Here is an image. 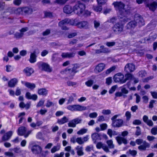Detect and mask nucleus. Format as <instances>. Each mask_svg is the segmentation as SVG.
I'll use <instances>...</instances> for the list:
<instances>
[{"mask_svg": "<svg viewBox=\"0 0 157 157\" xmlns=\"http://www.w3.org/2000/svg\"><path fill=\"white\" fill-rule=\"evenodd\" d=\"M18 80L16 78H13L10 80V87H14L18 83Z\"/></svg>", "mask_w": 157, "mask_h": 157, "instance_id": "nucleus-25", "label": "nucleus"}, {"mask_svg": "<svg viewBox=\"0 0 157 157\" xmlns=\"http://www.w3.org/2000/svg\"><path fill=\"white\" fill-rule=\"evenodd\" d=\"M22 84L25 86L27 88L31 90H33L36 87L35 85L33 83H31L25 81H21Z\"/></svg>", "mask_w": 157, "mask_h": 157, "instance_id": "nucleus-14", "label": "nucleus"}, {"mask_svg": "<svg viewBox=\"0 0 157 157\" xmlns=\"http://www.w3.org/2000/svg\"><path fill=\"white\" fill-rule=\"evenodd\" d=\"M68 126L70 127H74L75 126L76 124H75V122H74V120H72L68 124Z\"/></svg>", "mask_w": 157, "mask_h": 157, "instance_id": "nucleus-49", "label": "nucleus"}, {"mask_svg": "<svg viewBox=\"0 0 157 157\" xmlns=\"http://www.w3.org/2000/svg\"><path fill=\"white\" fill-rule=\"evenodd\" d=\"M31 132V131H26L25 128L24 127H21L19 128L18 133L19 135L21 136L24 135L25 138H26Z\"/></svg>", "mask_w": 157, "mask_h": 157, "instance_id": "nucleus-10", "label": "nucleus"}, {"mask_svg": "<svg viewBox=\"0 0 157 157\" xmlns=\"http://www.w3.org/2000/svg\"><path fill=\"white\" fill-rule=\"evenodd\" d=\"M64 114V112L62 111H58L56 112L55 115L57 117L62 116Z\"/></svg>", "mask_w": 157, "mask_h": 157, "instance_id": "nucleus-52", "label": "nucleus"}, {"mask_svg": "<svg viewBox=\"0 0 157 157\" xmlns=\"http://www.w3.org/2000/svg\"><path fill=\"white\" fill-rule=\"evenodd\" d=\"M96 147L98 149L102 148L106 152L109 151L108 147L105 144H102L101 143H98L96 145Z\"/></svg>", "mask_w": 157, "mask_h": 157, "instance_id": "nucleus-20", "label": "nucleus"}, {"mask_svg": "<svg viewBox=\"0 0 157 157\" xmlns=\"http://www.w3.org/2000/svg\"><path fill=\"white\" fill-rule=\"evenodd\" d=\"M76 149L77 150V153L78 155L81 156L83 155L82 148V147L78 146L76 147Z\"/></svg>", "mask_w": 157, "mask_h": 157, "instance_id": "nucleus-27", "label": "nucleus"}, {"mask_svg": "<svg viewBox=\"0 0 157 157\" xmlns=\"http://www.w3.org/2000/svg\"><path fill=\"white\" fill-rule=\"evenodd\" d=\"M98 116V114L96 112H93L90 113L89 115V117L91 118H95Z\"/></svg>", "mask_w": 157, "mask_h": 157, "instance_id": "nucleus-44", "label": "nucleus"}, {"mask_svg": "<svg viewBox=\"0 0 157 157\" xmlns=\"http://www.w3.org/2000/svg\"><path fill=\"white\" fill-rule=\"evenodd\" d=\"M94 10L97 12H101L102 9V8L101 6H94L93 7Z\"/></svg>", "mask_w": 157, "mask_h": 157, "instance_id": "nucleus-43", "label": "nucleus"}, {"mask_svg": "<svg viewBox=\"0 0 157 157\" xmlns=\"http://www.w3.org/2000/svg\"><path fill=\"white\" fill-rule=\"evenodd\" d=\"M116 139L119 144H121L122 143L124 144H126L127 143V140L123 137L117 136L116 137Z\"/></svg>", "mask_w": 157, "mask_h": 157, "instance_id": "nucleus-21", "label": "nucleus"}, {"mask_svg": "<svg viewBox=\"0 0 157 157\" xmlns=\"http://www.w3.org/2000/svg\"><path fill=\"white\" fill-rule=\"evenodd\" d=\"M74 122H75V124H76L80 123L82 121V119L81 118H77L73 120Z\"/></svg>", "mask_w": 157, "mask_h": 157, "instance_id": "nucleus-56", "label": "nucleus"}, {"mask_svg": "<svg viewBox=\"0 0 157 157\" xmlns=\"http://www.w3.org/2000/svg\"><path fill=\"white\" fill-rule=\"evenodd\" d=\"M98 3L99 5H103L105 3L107 0H97Z\"/></svg>", "mask_w": 157, "mask_h": 157, "instance_id": "nucleus-57", "label": "nucleus"}, {"mask_svg": "<svg viewBox=\"0 0 157 157\" xmlns=\"http://www.w3.org/2000/svg\"><path fill=\"white\" fill-rule=\"evenodd\" d=\"M105 120L104 117L103 116H100L98 118L97 121H103Z\"/></svg>", "mask_w": 157, "mask_h": 157, "instance_id": "nucleus-60", "label": "nucleus"}, {"mask_svg": "<svg viewBox=\"0 0 157 157\" xmlns=\"http://www.w3.org/2000/svg\"><path fill=\"white\" fill-rule=\"evenodd\" d=\"M39 53L38 52H37L35 50L33 53H31L29 59V61L31 63H34L36 61V54L38 53Z\"/></svg>", "mask_w": 157, "mask_h": 157, "instance_id": "nucleus-19", "label": "nucleus"}, {"mask_svg": "<svg viewBox=\"0 0 157 157\" xmlns=\"http://www.w3.org/2000/svg\"><path fill=\"white\" fill-rule=\"evenodd\" d=\"M23 13H26L29 12H30L31 11V10L28 7H25L23 8Z\"/></svg>", "mask_w": 157, "mask_h": 157, "instance_id": "nucleus-50", "label": "nucleus"}, {"mask_svg": "<svg viewBox=\"0 0 157 157\" xmlns=\"http://www.w3.org/2000/svg\"><path fill=\"white\" fill-rule=\"evenodd\" d=\"M79 66L77 64H75L74 65L73 69L72 70H70V72H71L72 75L73 76L75 73L76 72V69L79 68Z\"/></svg>", "mask_w": 157, "mask_h": 157, "instance_id": "nucleus-26", "label": "nucleus"}, {"mask_svg": "<svg viewBox=\"0 0 157 157\" xmlns=\"http://www.w3.org/2000/svg\"><path fill=\"white\" fill-rule=\"evenodd\" d=\"M115 68L116 67L115 66H113L110 68L106 70V74H109L111 72L114 71L115 69Z\"/></svg>", "mask_w": 157, "mask_h": 157, "instance_id": "nucleus-45", "label": "nucleus"}, {"mask_svg": "<svg viewBox=\"0 0 157 157\" xmlns=\"http://www.w3.org/2000/svg\"><path fill=\"white\" fill-rule=\"evenodd\" d=\"M73 97L76 98V95L75 94H72V95L69 97V98L68 100V103H70L73 100L74 98Z\"/></svg>", "mask_w": 157, "mask_h": 157, "instance_id": "nucleus-51", "label": "nucleus"}, {"mask_svg": "<svg viewBox=\"0 0 157 157\" xmlns=\"http://www.w3.org/2000/svg\"><path fill=\"white\" fill-rule=\"evenodd\" d=\"M23 72L26 75L30 76L34 73V70L31 67H28L24 68Z\"/></svg>", "mask_w": 157, "mask_h": 157, "instance_id": "nucleus-13", "label": "nucleus"}, {"mask_svg": "<svg viewBox=\"0 0 157 157\" xmlns=\"http://www.w3.org/2000/svg\"><path fill=\"white\" fill-rule=\"evenodd\" d=\"M105 67V64L104 63H99L96 66L95 69L94 71L96 73H99L104 69Z\"/></svg>", "mask_w": 157, "mask_h": 157, "instance_id": "nucleus-16", "label": "nucleus"}, {"mask_svg": "<svg viewBox=\"0 0 157 157\" xmlns=\"http://www.w3.org/2000/svg\"><path fill=\"white\" fill-rule=\"evenodd\" d=\"M147 139L150 141H154L155 138L153 136H147Z\"/></svg>", "mask_w": 157, "mask_h": 157, "instance_id": "nucleus-59", "label": "nucleus"}, {"mask_svg": "<svg viewBox=\"0 0 157 157\" xmlns=\"http://www.w3.org/2000/svg\"><path fill=\"white\" fill-rule=\"evenodd\" d=\"M135 20L136 21V22L135 21H131L129 22L127 25V28L128 29H130L131 30L135 27L137 23L139 25L141 26L144 25V21L143 18L139 16L138 15H136L135 16Z\"/></svg>", "mask_w": 157, "mask_h": 157, "instance_id": "nucleus-5", "label": "nucleus"}, {"mask_svg": "<svg viewBox=\"0 0 157 157\" xmlns=\"http://www.w3.org/2000/svg\"><path fill=\"white\" fill-rule=\"evenodd\" d=\"M37 65L39 69L41 70L48 72H50L51 71V68L49 65L47 63L42 62H39L37 63Z\"/></svg>", "mask_w": 157, "mask_h": 157, "instance_id": "nucleus-9", "label": "nucleus"}, {"mask_svg": "<svg viewBox=\"0 0 157 157\" xmlns=\"http://www.w3.org/2000/svg\"><path fill=\"white\" fill-rule=\"evenodd\" d=\"M85 6L82 4H79L74 7L73 13L79 16H87L90 15V13L88 11H85Z\"/></svg>", "mask_w": 157, "mask_h": 157, "instance_id": "nucleus-3", "label": "nucleus"}, {"mask_svg": "<svg viewBox=\"0 0 157 157\" xmlns=\"http://www.w3.org/2000/svg\"><path fill=\"white\" fill-rule=\"evenodd\" d=\"M113 4L118 11V19L121 22V25L117 23L115 25L113 28V31L116 33L118 34L122 31L123 24L128 21L127 17L129 13V12L125 10L124 8V4L121 2H115L113 3Z\"/></svg>", "mask_w": 157, "mask_h": 157, "instance_id": "nucleus-1", "label": "nucleus"}, {"mask_svg": "<svg viewBox=\"0 0 157 157\" xmlns=\"http://www.w3.org/2000/svg\"><path fill=\"white\" fill-rule=\"evenodd\" d=\"M60 148V146L58 145L54 146L51 150V152L52 153H54L56 151H58Z\"/></svg>", "mask_w": 157, "mask_h": 157, "instance_id": "nucleus-31", "label": "nucleus"}, {"mask_svg": "<svg viewBox=\"0 0 157 157\" xmlns=\"http://www.w3.org/2000/svg\"><path fill=\"white\" fill-rule=\"evenodd\" d=\"M73 20H71L69 19H65L60 22L59 23V26L61 27L63 29L66 30L67 28L66 25L68 24L71 25H76L80 28H86L88 26V23L86 21H82L78 23H72Z\"/></svg>", "mask_w": 157, "mask_h": 157, "instance_id": "nucleus-2", "label": "nucleus"}, {"mask_svg": "<svg viewBox=\"0 0 157 157\" xmlns=\"http://www.w3.org/2000/svg\"><path fill=\"white\" fill-rule=\"evenodd\" d=\"M147 125L150 126H152L153 125V123L152 121L148 120L146 123Z\"/></svg>", "mask_w": 157, "mask_h": 157, "instance_id": "nucleus-63", "label": "nucleus"}, {"mask_svg": "<svg viewBox=\"0 0 157 157\" xmlns=\"http://www.w3.org/2000/svg\"><path fill=\"white\" fill-rule=\"evenodd\" d=\"M88 130L87 128H82L77 132L78 135H82L86 132Z\"/></svg>", "mask_w": 157, "mask_h": 157, "instance_id": "nucleus-32", "label": "nucleus"}, {"mask_svg": "<svg viewBox=\"0 0 157 157\" xmlns=\"http://www.w3.org/2000/svg\"><path fill=\"white\" fill-rule=\"evenodd\" d=\"M44 101L45 100L44 99H41L36 105V107H38L42 106L44 104Z\"/></svg>", "mask_w": 157, "mask_h": 157, "instance_id": "nucleus-39", "label": "nucleus"}, {"mask_svg": "<svg viewBox=\"0 0 157 157\" xmlns=\"http://www.w3.org/2000/svg\"><path fill=\"white\" fill-rule=\"evenodd\" d=\"M125 116L126 117V120L127 121H129L131 117V113L128 111L126 112L125 113Z\"/></svg>", "mask_w": 157, "mask_h": 157, "instance_id": "nucleus-36", "label": "nucleus"}, {"mask_svg": "<svg viewBox=\"0 0 157 157\" xmlns=\"http://www.w3.org/2000/svg\"><path fill=\"white\" fill-rule=\"evenodd\" d=\"M93 81L92 80H88L85 83L86 85L88 86H91L93 84Z\"/></svg>", "mask_w": 157, "mask_h": 157, "instance_id": "nucleus-55", "label": "nucleus"}, {"mask_svg": "<svg viewBox=\"0 0 157 157\" xmlns=\"http://www.w3.org/2000/svg\"><path fill=\"white\" fill-rule=\"evenodd\" d=\"M100 127L101 130L105 129L107 127V125L105 124H103L100 125Z\"/></svg>", "mask_w": 157, "mask_h": 157, "instance_id": "nucleus-54", "label": "nucleus"}, {"mask_svg": "<svg viewBox=\"0 0 157 157\" xmlns=\"http://www.w3.org/2000/svg\"><path fill=\"white\" fill-rule=\"evenodd\" d=\"M124 69L127 72H132L135 70V66L132 63H128L125 66Z\"/></svg>", "mask_w": 157, "mask_h": 157, "instance_id": "nucleus-15", "label": "nucleus"}, {"mask_svg": "<svg viewBox=\"0 0 157 157\" xmlns=\"http://www.w3.org/2000/svg\"><path fill=\"white\" fill-rule=\"evenodd\" d=\"M121 115L117 114L114 116L112 118V125L114 127L118 128L122 126L123 124V121L122 119H117V118Z\"/></svg>", "mask_w": 157, "mask_h": 157, "instance_id": "nucleus-6", "label": "nucleus"}, {"mask_svg": "<svg viewBox=\"0 0 157 157\" xmlns=\"http://www.w3.org/2000/svg\"><path fill=\"white\" fill-rule=\"evenodd\" d=\"M48 91L45 88L39 89L38 91V93L40 95L46 96L47 95Z\"/></svg>", "mask_w": 157, "mask_h": 157, "instance_id": "nucleus-23", "label": "nucleus"}, {"mask_svg": "<svg viewBox=\"0 0 157 157\" xmlns=\"http://www.w3.org/2000/svg\"><path fill=\"white\" fill-rule=\"evenodd\" d=\"M75 54V53H63L62 54V57L64 58H69L74 56Z\"/></svg>", "mask_w": 157, "mask_h": 157, "instance_id": "nucleus-30", "label": "nucleus"}, {"mask_svg": "<svg viewBox=\"0 0 157 157\" xmlns=\"http://www.w3.org/2000/svg\"><path fill=\"white\" fill-rule=\"evenodd\" d=\"M136 143L138 145H140L138 147V149L140 151H145L147 148H148L150 146V144L145 141L142 139H138L136 140Z\"/></svg>", "mask_w": 157, "mask_h": 157, "instance_id": "nucleus-7", "label": "nucleus"}, {"mask_svg": "<svg viewBox=\"0 0 157 157\" xmlns=\"http://www.w3.org/2000/svg\"><path fill=\"white\" fill-rule=\"evenodd\" d=\"M64 155L63 152H61L60 154H56L54 157H62Z\"/></svg>", "mask_w": 157, "mask_h": 157, "instance_id": "nucleus-64", "label": "nucleus"}, {"mask_svg": "<svg viewBox=\"0 0 157 157\" xmlns=\"http://www.w3.org/2000/svg\"><path fill=\"white\" fill-rule=\"evenodd\" d=\"M76 142L80 144L84 143L83 139L81 137H78L76 139Z\"/></svg>", "mask_w": 157, "mask_h": 157, "instance_id": "nucleus-41", "label": "nucleus"}, {"mask_svg": "<svg viewBox=\"0 0 157 157\" xmlns=\"http://www.w3.org/2000/svg\"><path fill=\"white\" fill-rule=\"evenodd\" d=\"M127 153L131 155L132 156H135L137 154L136 151L134 150H129L127 152Z\"/></svg>", "mask_w": 157, "mask_h": 157, "instance_id": "nucleus-40", "label": "nucleus"}, {"mask_svg": "<svg viewBox=\"0 0 157 157\" xmlns=\"http://www.w3.org/2000/svg\"><path fill=\"white\" fill-rule=\"evenodd\" d=\"M54 105L53 103L49 101H48L47 103L46 104V106L47 107H49L52 106Z\"/></svg>", "mask_w": 157, "mask_h": 157, "instance_id": "nucleus-58", "label": "nucleus"}, {"mask_svg": "<svg viewBox=\"0 0 157 157\" xmlns=\"http://www.w3.org/2000/svg\"><path fill=\"white\" fill-rule=\"evenodd\" d=\"M106 143L110 148H113L114 147V146L113 144V141L112 140H107Z\"/></svg>", "mask_w": 157, "mask_h": 157, "instance_id": "nucleus-34", "label": "nucleus"}, {"mask_svg": "<svg viewBox=\"0 0 157 157\" xmlns=\"http://www.w3.org/2000/svg\"><path fill=\"white\" fill-rule=\"evenodd\" d=\"M1 134H4L2 137V140L3 141H6L10 139V131H9L5 133V130L4 129H2L0 131Z\"/></svg>", "mask_w": 157, "mask_h": 157, "instance_id": "nucleus-12", "label": "nucleus"}, {"mask_svg": "<svg viewBox=\"0 0 157 157\" xmlns=\"http://www.w3.org/2000/svg\"><path fill=\"white\" fill-rule=\"evenodd\" d=\"M137 130L136 132V135L137 136L140 135V128L138 127H136Z\"/></svg>", "mask_w": 157, "mask_h": 157, "instance_id": "nucleus-62", "label": "nucleus"}, {"mask_svg": "<svg viewBox=\"0 0 157 157\" xmlns=\"http://www.w3.org/2000/svg\"><path fill=\"white\" fill-rule=\"evenodd\" d=\"M148 6L150 10L154 11L157 7V3L155 2H154L148 5Z\"/></svg>", "mask_w": 157, "mask_h": 157, "instance_id": "nucleus-24", "label": "nucleus"}, {"mask_svg": "<svg viewBox=\"0 0 157 157\" xmlns=\"http://www.w3.org/2000/svg\"><path fill=\"white\" fill-rule=\"evenodd\" d=\"M67 108L68 109L72 111H81L86 109V107L78 105H68Z\"/></svg>", "mask_w": 157, "mask_h": 157, "instance_id": "nucleus-8", "label": "nucleus"}, {"mask_svg": "<svg viewBox=\"0 0 157 157\" xmlns=\"http://www.w3.org/2000/svg\"><path fill=\"white\" fill-rule=\"evenodd\" d=\"M135 95L136 96V103H138L140 101V96L136 94Z\"/></svg>", "mask_w": 157, "mask_h": 157, "instance_id": "nucleus-61", "label": "nucleus"}, {"mask_svg": "<svg viewBox=\"0 0 157 157\" xmlns=\"http://www.w3.org/2000/svg\"><path fill=\"white\" fill-rule=\"evenodd\" d=\"M112 82V78L109 77L106 79L105 83L107 85H110Z\"/></svg>", "mask_w": 157, "mask_h": 157, "instance_id": "nucleus-38", "label": "nucleus"}, {"mask_svg": "<svg viewBox=\"0 0 157 157\" xmlns=\"http://www.w3.org/2000/svg\"><path fill=\"white\" fill-rule=\"evenodd\" d=\"M68 121V119L66 117H64L61 119L58 120V123L60 124H63Z\"/></svg>", "mask_w": 157, "mask_h": 157, "instance_id": "nucleus-28", "label": "nucleus"}, {"mask_svg": "<svg viewBox=\"0 0 157 157\" xmlns=\"http://www.w3.org/2000/svg\"><path fill=\"white\" fill-rule=\"evenodd\" d=\"M68 126L70 127H74L75 126L76 124H75V122H74V120H72L68 124Z\"/></svg>", "mask_w": 157, "mask_h": 157, "instance_id": "nucleus-48", "label": "nucleus"}, {"mask_svg": "<svg viewBox=\"0 0 157 157\" xmlns=\"http://www.w3.org/2000/svg\"><path fill=\"white\" fill-rule=\"evenodd\" d=\"M101 48L102 50L101 51H99L98 50H97L96 51V52L97 53H99L101 52H109V51L107 48H104L102 46L101 47Z\"/></svg>", "mask_w": 157, "mask_h": 157, "instance_id": "nucleus-33", "label": "nucleus"}, {"mask_svg": "<svg viewBox=\"0 0 157 157\" xmlns=\"http://www.w3.org/2000/svg\"><path fill=\"white\" fill-rule=\"evenodd\" d=\"M128 77L130 78H132V76L131 74H127L125 75V78H124V75L121 73H119L114 76L113 79L114 81L116 82H119L123 84L128 80L129 79Z\"/></svg>", "mask_w": 157, "mask_h": 157, "instance_id": "nucleus-4", "label": "nucleus"}, {"mask_svg": "<svg viewBox=\"0 0 157 157\" xmlns=\"http://www.w3.org/2000/svg\"><path fill=\"white\" fill-rule=\"evenodd\" d=\"M25 115V113L24 112L20 113L18 115V117L20 118L19 120V123L21 122L22 120L23 119V117Z\"/></svg>", "mask_w": 157, "mask_h": 157, "instance_id": "nucleus-37", "label": "nucleus"}, {"mask_svg": "<svg viewBox=\"0 0 157 157\" xmlns=\"http://www.w3.org/2000/svg\"><path fill=\"white\" fill-rule=\"evenodd\" d=\"M140 77L143 78L146 75V73L144 71H141L139 72Z\"/></svg>", "mask_w": 157, "mask_h": 157, "instance_id": "nucleus-53", "label": "nucleus"}, {"mask_svg": "<svg viewBox=\"0 0 157 157\" xmlns=\"http://www.w3.org/2000/svg\"><path fill=\"white\" fill-rule=\"evenodd\" d=\"M92 139L95 140H100V135L98 133H94L92 134L91 135Z\"/></svg>", "mask_w": 157, "mask_h": 157, "instance_id": "nucleus-29", "label": "nucleus"}, {"mask_svg": "<svg viewBox=\"0 0 157 157\" xmlns=\"http://www.w3.org/2000/svg\"><path fill=\"white\" fill-rule=\"evenodd\" d=\"M15 13L17 14H23V8H18L16 11H15Z\"/></svg>", "mask_w": 157, "mask_h": 157, "instance_id": "nucleus-47", "label": "nucleus"}, {"mask_svg": "<svg viewBox=\"0 0 157 157\" xmlns=\"http://www.w3.org/2000/svg\"><path fill=\"white\" fill-rule=\"evenodd\" d=\"M117 87L118 86L117 85H114L112 86L109 91V94H112L115 91L116 89L117 88Z\"/></svg>", "mask_w": 157, "mask_h": 157, "instance_id": "nucleus-35", "label": "nucleus"}, {"mask_svg": "<svg viewBox=\"0 0 157 157\" xmlns=\"http://www.w3.org/2000/svg\"><path fill=\"white\" fill-rule=\"evenodd\" d=\"M28 29L27 28H24L22 29L19 33H16L15 35V36L17 38H20L22 37L23 34V33L27 30Z\"/></svg>", "mask_w": 157, "mask_h": 157, "instance_id": "nucleus-22", "label": "nucleus"}, {"mask_svg": "<svg viewBox=\"0 0 157 157\" xmlns=\"http://www.w3.org/2000/svg\"><path fill=\"white\" fill-rule=\"evenodd\" d=\"M151 132L153 135H156L157 134V126L153 128L151 130Z\"/></svg>", "mask_w": 157, "mask_h": 157, "instance_id": "nucleus-42", "label": "nucleus"}, {"mask_svg": "<svg viewBox=\"0 0 157 157\" xmlns=\"http://www.w3.org/2000/svg\"><path fill=\"white\" fill-rule=\"evenodd\" d=\"M111 111L109 109H103L102 113L104 115H108L111 113Z\"/></svg>", "mask_w": 157, "mask_h": 157, "instance_id": "nucleus-46", "label": "nucleus"}, {"mask_svg": "<svg viewBox=\"0 0 157 157\" xmlns=\"http://www.w3.org/2000/svg\"><path fill=\"white\" fill-rule=\"evenodd\" d=\"M25 97L28 99H32L33 101H36L38 98L37 95L36 94H31L29 92H27L26 93Z\"/></svg>", "mask_w": 157, "mask_h": 157, "instance_id": "nucleus-18", "label": "nucleus"}, {"mask_svg": "<svg viewBox=\"0 0 157 157\" xmlns=\"http://www.w3.org/2000/svg\"><path fill=\"white\" fill-rule=\"evenodd\" d=\"M64 13L67 14H71L73 13L74 7L72 8L70 5L65 6L63 9Z\"/></svg>", "mask_w": 157, "mask_h": 157, "instance_id": "nucleus-17", "label": "nucleus"}, {"mask_svg": "<svg viewBox=\"0 0 157 157\" xmlns=\"http://www.w3.org/2000/svg\"><path fill=\"white\" fill-rule=\"evenodd\" d=\"M29 148H31L32 152L35 154H39L42 151L41 147L37 145H34L32 146L31 144L29 145Z\"/></svg>", "mask_w": 157, "mask_h": 157, "instance_id": "nucleus-11", "label": "nucleus"}]
</instances>
